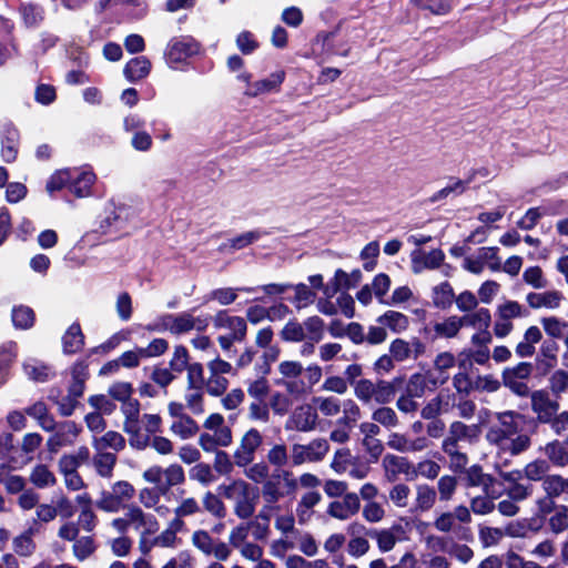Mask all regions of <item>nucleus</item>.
<instances>
[{"label":"nucleus","mask_w":568,"mask_h":568,"mask_svg":"<svg viewBox=\"0 0 568 568\" xmlns=\"http://www.w3.org/2000/svg\"><path fill=\"white\" fill-rule=\"evenodd\" d=\"M531 410L536 414L539 423L548 424L559 409V403L550 398V394L545 389L529 392Z\"/></svg>","instance_id":"nucleus-16"},{"label":"nucleus","mask_w":568,"mask_h":568,"mask_svg":"<svg viewBox=\"0 0 568 568\" xmlns=\"http://www.w3.org/2000/svg\"><path fill=\"white\" fill-rule=\"evenodd\" d=\"M84 335L78 323H73L62 336V347L64 354H75L83 348Z\"/></svg>","instance_id":"nucleus-40"},{"label":"nucleus","mask_w":568,"mask_h":568,"mask_svg":"<svg viewBox=\"0 0 568 568\" xmlns=\"http://www.w3.org/2000/svg\"><path fill=\"white\" fill-rule=\"evenodd\" d=\"M19 13L22 21L28 28H37L44 19V9L31 2L21 3L19 7Z\"/></svg>","instance_id":"nucleus-47"},{"label":"nucleus","mask_w":568,"mask_h":568,"mask_svg":"<svg viewBox=\"0 0 568 568\" xmlns=\"http://www.w3.org/2000/svg\"><path fill=\"white\" fill-rule=\"evenodd\" d=\"M449 378V375H443L442 377H435V373L433 371H428L426 373H416L413 374L407 384H406V393L410 396H416L420 398L424 396L428 386L432 388H436L439 385L445 384Z\"/></svg>","instance_id":"nucleus-20"},{"label":"nucleus","mask_w":568,"mask_h":568,"mask_svg":"<svg viewBox=\"0 0 568 568\" xmlns=\"http://www.w3.org/2000/svg\"><path fill=\"white\" fill-rule=\"evenodd\" d=\"M437 493L427 484H418L415 487V498L409 511L423 514L430 510L436 503Z\"/></svg>","instance_id":"nucleus-30"},{"label":"nucleus","mask_w":568,"mask_h":568,"mask_svg":"<svg viewBox=\"0 0 568 568\" xmlns=\"http://www.w3.org/2000/svg\"><path fill=\"white\" fill-rule=\"evenodd\" d=\"M184 493V489L179 491L180 496L176 499L175 507L172 509L173 517L171 520L186 528L184 519L200 515L202 513V505L201 501L193 496H183Z\"/></svg>","instance_id":"nucleus-22"},{"label":"nucleus","mask_w":568,"mask_h":568,"mask_svg":"<svg viewBox=\"0 0 568 568\" xmlns=\"http://www.w3.org/2000/svg\"><path fill=\"white\" fill-rule=\"evenodd\" d=\"M545 455L548 460L556 466L564 467L568 465V452L566 445L558 440L548 443L544 448Z\"/></svg>","instance_id":"nucleus-56"},{"label":"nucleus","mask_w":568,"mask_h":568,"mask_svg":"<svg viewBox=\"0 0 568 568\" xmlns=\"http://www.w3.org/2000/svg\"><path fill=\"white\" fill-rule=\"evenodd\" d=\"M541 488L545 495L554 498H558L562 495H568V478H564L560 475H548L541 484Z\"/></svg>","instance_id":"nucleus-51"},{"label":"nucleus","mask_w":568,"mask_h":568,"mask_svg":"<svg viewBox=\"0 0 568 568\" xmlns=\"http://www.w3.org/2000/svg\"><path fill=\"white\" fill-rule=\"evenodd\" d=\"M135 496L134 486L128 480L114 481L109 490H102L97 507L105 513L115 514L125 509Z\"/></svg>","instance_id":"nucleus-6"},{"label":"nucleus","mask_w":568,"mask_h":568,"mask_svg":"<svg viewBox=\"0 0 568 568\" xmlns=\"http://www.w3.org/2000/svg\"><path fill=\"white\" fill-rule=\"evenodd\" d=\"M561 298V293L557 291H547L542 293H529L526 301L532 308H556L559 306Z\"/></svg>","instance_id":"nucleus-43"},{"label":"nucleus","mask_w":568,"mask_h":568,"mask_svg":"<svg viewBox=\"0 0 568 568\" xmlns=\"http://www.w3.org/2000/svg\"><path fill=\"white\" fill-rule=\"evenodd\" d=\"M151 70V62L146 57H136L131 59L124 67V75L131 81L135 82L148 77Z\"/></svg>","instance_id":"nucleus-42"},{"label":"nucleus","mask_w":568,"mask_h":568,"mask_svg":"<svg viewBox=\"0 0 568 568\" xmlns=\"http://www.w3.org/2000/svg\"><path fill=\"white\" fill-rule=\"evenodd\" d=\"M531 371L529 363H519L515 367L505 368L503 372L504 385L520 397L529 396V387L525 379L530 376Z\"/></svg>","instance_id":"nucleus-14"},{"label":"nucleus","mask_w":568,"mask_h":568,"mask_svg":"<svg viewBox=\"0 0 568 568\" xmlns=\"http://www.w3.org/2000/svg\"><path fill=\"white\" fill-rule=\"evenodd\" d=\"M26 414L34 418L44 432H53L55 428V419L49 413V409L43 402H37L29 406L26 409Z\"/></svg>","instance_id":"nucleus-39"},{"label":"nucleus","mask_w":568,"mask_h":568,"mask_svg":"<svg viewBox=\"0 0 568 568\" xmlns=\"http://www.w3.org/2000/svg\"><path fill=\"white\" fill-rule=\"evenodd\" d=\"M403 531L400 525H393L388 528H371L367 531V537L375 540L377 549L382 554L392 551L398 541H400L399 532Z\"/></svg>","instance_id":"nucleus-25"},{"label":"nucleus","mask_w":568,"mask_h":568,"mask_svg":"<svg viewBox=\"0 0 568 568\" xmlns=\"http://www.w3.org/2000/svg\"><path fill=\"white\" fill-rule=\"evenodd\" d=\"M23 371L30 379L39 383L48 381L52 375L48 365L34 358L27 359L23 363Z\"/></svg>","instance_id":"nucleus-53"},{"label":"nucleus","mask_w":568,"mask_h":568,"mask_svg":"<svg viewBox=\"0 0 568 568\" xmlns=\"http://www.w3.org/2000/svg\"><path fill=\"white\" fill-rule=\"evenodd\" d=\"M293 406V402L290 396L280 390L271 392L267 402V423L271 420V413L275 416L283 417L287 415Z\"/></svg>","instance_id":"nucleus-35"},{"label":"nucleus","mask_w":568,"mask_h":568,"mask_svg":"<svg viewBox=\"0 0 568 568\" xmlns=\"http://www.w3.org/2000/svg\"><path fill=\"white\" fill-rule=\"evenodd\" d=\"M377 323L389 328L393 333L399 334L408 328L409 318L400 312L387 311L377 318Z\"/></svg>","instance_id":"nucleus-45"},{"label":"nucleus","mask_w":568,"mask_h":568,"mask_svg":"<svg viewBox=\"0 0 568 568\" xmlns=\"http://www.w3.org/2000/svg\"><path fill=\"white\" fill-rule=\"evenodd\" d=\"M382 467L385 478L389 483L397 480L399 475H404L409 480L414 479V464L406 457L387 454L383 457Z\"/></svg>","instance_id":"nucleus-19"},{"label":"nucleus","mask_w":568,"mask_h":568,"mask_svg":"<svg viewBox=\"0 0 568 568\" xmlns=\"http://www.w3.org/2000/svg\"><path fill=\"white\" fill-rule=\"evenodd\" d=\"M81 433L82 426L73 420L55 423L53 434L47 440V448L50 453H58L62 447L72 446Z\"/></svg>","instance_id":"nucleus-13"},{"label":"nucleus","mask_w":568,"mask_h":568,"mask_svg":"<svg viewBox=\"0 0 568 568\" xmlns=\"http://www.w3.org/2000/svg\"><path fill=\"white\" fill-rule=\"evenodd\" d=\"M559 346L555 341H544L540 347V353L537 358L538 368L544 373L549 372L557 365V353Z\"/></svg>","instance_id":"nucleus-46"},{"label":"nucleus","mask_w":568,"mask_h":568,"mask_svg":"<svg viewBox=\"0 0 568 568\" xmlns=\"http://www.w3.org/2000/svg\"><path fill=\"white\" fill-rule=\"evenodd\" d=\"M542 525L544 519L540 517H532L529 519L510 521L504 527V531L510 537H525L529 532H536L540 530Z\"/></svg>","instance_id":"nucleus-34"},{"label":"nucleus","mask_w":568,"mask_h":568,"mask_svg":"<svg viewBox=\"0 0 568 568\" xmlns=\"http://www.w3.org/2000/svg\"><path fill=\"white\" fill-rule=\"evenodd\" d=\"M184 399L186 407L193 415H201L204 413L203 387L187 386Z\"/></svg>","instance_id":"nucleus-57"},{"label":"nucleus","mask_w":568,"mask_h":568,"mask_svg":"<svg viewBox=\"0 0 568 568\" xmlns=\"http://www.w3.org/2000/svg\"><path fill=\"white\" fill-rule=\"evenodd\" d=\"M221 495L233 504V513L242 520L248 519L255 513L258 493L255 487L244 479H234L219 487Z\"/></svg>","instance_id":"nucleus-2"},{"label":"nucleus","mask_w":568,"mask_h":568,"mask_svg":"<svg viewBox=\"0 0 568 568\" xmlns=\"http://www.w3.org/2000/svg\"><path fill=\"white\" fill-rule=\"evenodd\" d=\"M231 429L220 430L219 434L202 433L199 436L200 447L207 453L216 450L217 447H227L232 444Z\"/></svg>","instance_id":"nucleus-37"},{"label":"nucleus","mask_w":568,"mask_h":568,"mask_svg":"<svg viewBox=\"0 0 568 568\" xmlns=\"http://www.w3.org/2000/svg\"><path fill=\"white\" fill-rule=\"evenodd\" d=\"M12 323L16 328L28 329L33 326L34 313L28 306H16L12 308Z\"/></svg>","instance_id":"nucleus-62"},{"label":"nucleus","mask_w":568,"mask_h":568,"mask_svg":"<svg viewBox=\"0 0 568 568\" xmlns=\"http://www.w3.org/2000/svg\"><path fill=\"white\" fill-rule=\"evenodd\" d=\"M281 338L285 342L298 343L306 341V332L303 323L296 320L288 321L282 328Z\"/></svg>","instance_id":"nucleus-59"},{"label":"nucleus","mask_w":568,"mask_h":568,"mask_svg":"<svg viewBox=\"0 0 568 568\" xmlns=\"http://www.w3.org/2000/svg\"><path fill=\"white\" fill-rule=\"evenodd\" d=\"M464 267L471 273L478 274L485 268L497 270V250L495 247H481L473 257L464 261Z\"/></svg>","instance_id":"nucleus-26"},{"label":"nucleus","mask_w":568,"mask_h":568,"mask_svg":"<svg viewBox=\"0 0 568 568\" xmlns=\"http://www.w3.org/2000/svg\"><path fill=\"white\" fill-rule=\"evenodd\" d=\"M12 547L16 554L21 557H30L36 550V542L32 539V529H28L14 537Z\"/></svg>","instance_id":"nucleus-58"},{"label":"nucleus","mask_w":568,"mask_h":568,"mask_svg":"<svg viewBox=\"0 0 568 568\" xmlns=\"http://www.w3.org/2000/svg\"><path fill=\"white\" fill-rule=\"evenodd\" d=\"M318 410L326 417H334L341 413L342 400L334 396H318L313 398Z\"/></svg>","instance_id":"nucleus-60"},{"label":"nucleus","mask_w":568,"mask_h":568,"mask_svg":"<svg viewBox=\"0 0 568 568\" xmlns=\"http://www.w3.org/2000/svg\"><path fill=\"white\" fill-rule=\"evenodd\" d=\"M121 412L124 416L123 430L136 432L140 423V403L136 398L121 404Z\"/></svg>","instance_id":"nucleus-50"},{"label":"nucleus","mask_w":568,"mask_h":568,"mask_svg":"<svg viewBox=\"0 0 568 568\" xmlns=\"http://www.w3.org/2000/svg\"><path fill=\"white\" fill-rule=\"evenodd\" d=\"M72 179L69 190L78 197H84L91 194V187L95 182V174L88 169H71Z\"/></svg>","instance_id":"nucleus-29"},{"label":"nucleus","mask_w":568,"mask_h":568,"mask_svg":"<svg viewBox=\"0 0 568 568\" xmlns=\"http://www.w3.org/2000/svg\"><path fill=\"white\" fill-rule=\"evenodd\" d=\"M29 481L39 489H45L57 484V477L48 465L37 464L30 470Z\"/></svg>","instance_id":"nucleus-38"},{"label":"nucleus","mask_w":568,"mask_h":568,"mask_svg":"<svg viewBox=\"0 0 568 568\" xmlns=\"http://www.w3.org/2000/svg\"><path fill=\"white\" fill-rule=\"evenodd\" d=\"M264 436L257 428L247 429L241 437L233 458L237 467H246L253 463L256 453L263 446Z\"/></svg>","instance_id":"nucleus-10"},{"label":"nucleus","mask_w":568,"mask_h":568,"mask_svg":"<svg viewBox=\"0 0 568 568\" xmlns=\"http://www.w3.org/2000/svg\"><path fill=\"white\" fill-rule=\"evenodd\" d=\"M464 327L463 316H449L443 322H438L434 325V332L439 337L453 338L457 336L459 331Z\"/></svg>","instance_id":"nucleus-54"},{"label":"nucleus","mask_w":568,"mask_h":568,"mask_svg":"<svg viewBox=\"0 0 568 568\" xmlns=\"http://www.w3.org/2000/svg\"><path fill=\"white\" fill-rule=\"evenodd\" d=\"M124 510L130 528L140 530L143 535H153L159 530L155 516L145 513L140 506L130 504Z\"/></svg>","instance_id":"nucleus-17"},{"label":"nucleus","mask_w":568,"mask_h":568,"mask_svg":"<svg viewBox=\"0 0 568 568\" xmlns=\"http://www.w3.org/2000/svg\"><path fill=\"white\" fill-rule=\"evenodd\" d=\"M191 544L204 556H212L216 560H227L231 556L230 546L215 539L205 529H196L191 535Z\"/></svg>","instance_id":"nucleus-11"},{"label":"nucleus","mask_w":568,"mask_h":568,"mask_svg":"<svg viewBox=\"0 0 568 568\" xmlns=\"http://www.w3.org/2000/svg\"><path fill=\"white\" fill-rule=\"evenodd\" d=\"M541 325L547 333L552 338H565L568 335V322L561 321L557 317H544L541 320Z\"/></svg>","instance_id":"nucleus-63"},{"label":"nucleus","mask_w":568,"mask_h":568,"mask_svg":"<svg viewBox=\"0 0 568 568\" xmlns=\"http://www.w3.org/2000/svg\"><path fill=\"white\" fill-rule=\"evenodd\" d=\"M210 321L211 316L209 314L195 315L193 311L164 314L153 325L149 326V329L169 331L173 335H182L191 331L204 332L209 327Z\"/></svg>","instance_id":"nucleus-3"},{"label":"nucleus","mask_w":568,"mask_h":568,"mask_svg":"<svg viewBox=\"0 0 568 568\" xmlns=\"http://www.w3.org/2000/svg\"><path fill=\"white\" fill-rule=\"evenodd\" d=\"M448 432L458 440H465L473 443L477 440L481 433L480 425L473 424V425H466L462 422H453L449 425Z\"/></svg>","instance_id":"nucleus-49"},{"label":"nucleus","mask_w":568,"mask_h":568,"mask_svg":"<svg viewBox=\"0 0 568 568\" xmlns=\"http://www.w3.org/2000/svg\"><path fill=\"white\" fill-rule=\"evenodd\" d=\"M211 320L215 329L227 331L217 337V343L224 352H230L234 343H241L246 338L247 323L244 317L221 310Z\"/></svg>","instance_id":"nucleus-4"},{"label":"nucleus","mask_w":568,"mask_h":568,"mask_svg":"<svg viewBox=\"0 0 568 568\" xmlns=\"http://www.w3.org/2000/svg\"><path fill=\"white\" fill-rule=\"evenodd\" d=\"M520 471L503 473L499 470V499L506 496L513 500H524L530 495L529 487L519 483Z\"/></svg>","instance_id":"nucleus-18"},{"label":"nucleus","mask_w":568,"mask_h":568,"mask_svg":"<svg viewBox=\"0 0 568 568\" xmlns=\"http://www.w3.org/2000/svg\"><path fill=\"white\" fill-rule=\"evenodd\" d=\"M125 438L118 432L109 430L102 436H93L92 447L94 452H106L108 449L119 453L125 448Z\"/></svg>","instance_id":"nucleus-33"},{"label":"nucleus","mask_w":568,"mask_h":568,"mask_svg":"<svg viewBox=\"0 0 568 568\" xmlns=\"http://www.w3.org/2000/svg\"><path fill=\"white\" fill-rule=\"evenodd\" d=\"M184 530L185 528L170 519L166 528L153 538V544L160 548L174 549L181 544L178 535Z\"/></svg>","instance_id":"nucleus-36"},{"label":"nucleus","mask_w":568,"mask_h":568,"mask_svg":"<svg viewBox=\"0 0 568 568\" xmlns=\"http://www.w3.org/2000/svg\"><path fill=\"white\" fill-rule=\"evenodd\" d=\"M320 417L315 407L303 404L294 408L285 422L286 430L310 433L316 429Z\"/></svg>","instance_id":"nucleus-12"},{"label":"nucleus","mask_w":568,"mask_h":568,"mask_svg":"<svg viewBox=\"0 0 568 568\" xmlns=\"http://www.w3.org/2000/svg\"><path fill=\"white\" fill-rule=\"evenodd\" d=\"M471 515L467 507L457 506L453 511L440 514L434 521V527L440 532H454L458 538L467 539L469 530L462 524H469Z\"/></svg>","instance_id":"nucleus-8"},{"label":"nucleus","mask_w":568,"mask_h":568,"mask_svg":"<svg viewBox=\"0 0 568 568\" xmlns=\"http://www.w3.org/2000/svg\"><path fill=\"white\" fill-rule=\"evenodd\" d=\"M170 430L173 435L182 440L193 438L200 430L197 423L191 416H182L179 419H174L170 426Z\"/></svg>","instance_id":"nucleus-44"},{"label":"nucleus","mask_w":568,"mask_h":568,"mask_svg":"<svg viewBox=\"0 0 568 568\" xmlns=\"http://www.w3.org/2000/svg\"><path fill=\"white\" fill-rule=\"evenodd\" d=\"M162 477H164V485L161 486L163 494L171 487L180 486L185 483V471L178 463H172L164 468L159 465H153L146 468L142 474L143 480L153 485L160 484Z\"/></svg>","instance_id":"nucleus-7"},{"label":"nucleus","mask_w":568,"mask_h":568,"mask_svg":"<svg viewBox=\"0 0 568 568\" xmlns=\"http://www.w3.org/2000/svg\"><path fill=\"white\" fill-rule=\"evenodd\" d=\"M329 450V444L325 438H315L308 444H294L291 448V462L293 466L305 463H318L325 458Z\"/></svg>","instance_id":"nucleus-9"},{"label":"nucleus","mask_w":568,"mask_h":568,"mask_svg":"<svg viewBox=\"0 0 568 568\" xmlns=\"http://www.w3.org/2000/svg\"><path fill=\"white\" fill-rule=\"evenodd\" d=\"M464 326H470L478 332L473 336V343L487 344L491 341L488 327L491 323V315L487 308H478L463 316Z\"/></svg>","instance_id":"nucleus-15"},{"label":"nucleus","mask_w":568,"mask_h":568,"mask_svg":"<svg viewBox=\"0 0 568 568\" xmlns=\"http://www.w3.org/2000/svg\"><path fill=\"white\" fill-rule=\"evenodd\" d=\"M284 79L285 72L282 70L276 71L270 74L266 79L258 80L250 84L248 89L245 91V94L250 97H257L260 94L277 91Z\"/></svg>","instance_id":"nucleus-31"},{"label":"nucleus","mask_w":568,"mask_h":568,"mask_svg":"<svg viewBox=\"0 0 568 568\" xmlns=\"http://www.w3.org/2000/svg\"><path fill=\"white\" fill-rule=\"evenodd\" d=\"M118 462L115 453L95 452L91 463L98 476L110 479L113 477L114 468Z\"/></svg>","instance_id":"nucleus-32"},{"label":"nucleus","mask_w":568,"mask_h":568,"mask_svg":"<svg viewBox=\"0 0 568 568\" xmlns=\"http://www.w3.org/2000/svg\"><path fill=\"white\" fill-rule=\"evenodd\" d=\"M548 527L554 534H561L568 529V506H558L548 519Z\"/></svg>","instance_id":"nucleus-64"},{"label":"nucleus","mask_w":568,"mask_h":568,"mask_svg":"<svg viewBox=\"0 0 568 568\" xmlns=\"http://www.w3.org/2000/svg\"><path fill=\"white\" fill-rule=\"evenodd\" d=\"M72 382L69 386L68 394L71 397H77L78 399L82 397L85 387V381L88 378V367L83 363H77L73 365L72 371Z\"/></svg>","instance_id":"nucleus-48"},{"label":"nucleus","mask_w":568,"mask_h":568,"mask_svg":"<svg viewBox=\"0 0 568 568\" xmlns=\"http://www.w3.org/2000/svg\"><path fill=\"white\" fill-rule=\"evenodd\" d=\"M520 316H523V307L517 302L507 301L500 305L499 318L505 320V322H499V336H505L511 331L513 324L509 322L510 318Z\"/></svg>","instance_id":"nucleus-41"},{"label":"nucleus","mask_w":568,"mask_h":568,"mask_svg":"<svg viewBox=\"0 0 568 568\" xmlns=\"http://www.w3.org/2000/svg\"><path fill=\"white\" fill-rule=\"evenodd\" d=\"M361 509L359 496L355 493H347L341 500L332 501L326 513L338 520H347L355 516Z\"/></svg>","instance_id":"nucleus-21"},{"label":"nucleus","mask_w":568,"mask_h":568,"mask_svg":"<svg viewBox=\"0 0 568 568\" xmlns=\"http://www.w3.org/2000/svg\"><path fill=\"white\" fill-rule=\"evenodd\" d=\"M433 303L436 307L448 308L455 301V294L448 282H443L433 288Z\"/></svg>","instance_id":"nucleus-55"},{"label":"nucleus","mask_w":568,"mask_h":568,"mask_svg":"<svg viewBox=\"0 0 568 568\" xmlns=\"http://www.w3.org/2000/svg\"><path fill=\"white\" fill-rule=\"evenodd\" d=\"M410 258L412 271L415 274H419L425 270L438 268L445 260V254L439 248H435L429 252H425L423 250H415L412 252Z\"/></svg>","instance_id":"nucleus-24"},{"label":"nucleus","mask_w":568,"mask_h":568,"mask_svg":"<svg viewBox=\"0 0 568 568\" xmlns=\"http://www.w3.org/2000/svg\"><path fill=\"white\" fill-rule=\"evenodd\" d=\"M201 504L203 508L215 518L222 519L226 515V507L221 498L210 490L203 495Z\"/></svg>","instance_id":"nucleus-61"},{"label":"nucleus","mask_w":568,"mask_h":568,"mask_svg":"<svg viewBox=\"0 0 568 568\" xmlns=\"http://www.w3.org/2000/svg\"><path fill=\"white\" fill-rule=\"evenodd\" d=\"M197 52V45L191 40H173L169 43L165 51L166 62L172 69H178L179 65L189 57Z\"/></svg>","instance_id":"nucleus-23"},{"label":"nucleus","mask_w":568,"mask_h":568,"mask_svg":"<svg viewBox=\"0 0 568 568\" xmlns=\"http://www.w3.org/2000/svg\"><path fill=\"white\" fill-rule=\"evenodd\" d=\"M246 392L252 399L247 406V419L253 423L267 424L266 402L272 392L268 381L265 377L247 381Z\"/></svg>","instance_id":"nucleus-5"},{"label":"nucleus","mask_w":568,"mask_h":568,"mask_svg":"<svg viewBox=\"0 0 568 568\" xmlns=\"http://www.w3.org/2000/svg\"><path fill=\"white\" fill-rule=\"evenodd\" d=\"M524 417L515 412L499 413V466H507L509 457L519 455L530 446V438L518 434Z\"/></svg>","instance_id":"nucleus-1"},{"label":"nucleus","mask_w":568,"mask_h":568,"mask_svg":"<svg viewBox=\"0 0 568 568\" xmlns=\"http://www.w3.org/2000/svg\"><path fill=\"white\" fill-rule=\"evenodd\" d=\"M454 406V395L440 392L422 408L420 415L424 419H437V416L448 413Z\"/></svg>","instance_id":"nucleus-27"},{"label":"nucleus","mask_w":568,"mask_h":568,"mask_svg":"<svg viewBox=\"0 0 568 568\" xmlns=\"http://www.w3.org/2000/svg\"><path fill=\"white\" fill-rule=\"evenodd\" d=\"M18 356V345L16 342H7L0 345V384L8 375L9 367L14 363Z\"/></svg>","instance_id":"nucleus-52"},{"label":"nucleus","mask_w":568,"mask_h":568,"mask_svg":"<svg viewBox=\"0 0 568 568\" xmlns=\"http://www.w3.org/2000/svg\"><path fill=\"white\" fill-rule=\"evenodd\" d=\"M19 131L11 124H6L1 133V158L4 162L16 161L19 152Z\"/></svg>","instance_id":"nucleus-28"}]
</instances>
